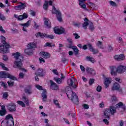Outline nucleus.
<instances>
[{
    "label": "nucleus",
    "mask_w": 126,
    "mask_h": 126,
    "mask_svg": "<svg viewBox=\"0 0 126 126\" xmlns=\"http://www.w3.org/2000/svg\"><path fill=\"white\" fill-rule=\"evenodd\" d=\"M126 59L124 54L116 55L114 56L115 61H124Z\"/></svg>",
    "instance_id": "obj_17"
},
{
    "label": "nucleus",
    "mask_w": 126,
    "mask_h": 126,
    "mask_svg": "<svg viewBox=\"0 0 126 126\" xmlns=\"http://www.w3.org/2000/svg\"><path fill=\"white\" fill-rule=\"evenodd\" d=\"M117 69V68H116V66H110V70L111 75H117V71H116V70Z\"/></svg>",
    "instance_id": "obj_21"
},
{
    "label": "nucleus",
    "mask_w": 126,
    "mask_h": 126,
    "mask_svg": "<svg viewBox=\"0 0 126 126\" xmlns=\"http://www.w3.org/2000/svg\"><path fill=\"white\" fill-rule=\"evenodd\" d=\"M52 13L53 14H56V15H57V17L59 21L61 22L63 21L61 11H60V10H57L56 9V7L55 6H53Z\"/></svg>",
    "instance_id": "obj_6"
},
{
    "label": "nucleus",
    "mask_w": 126,
    "mask_h": 126,
    "mask_svg": "<svg viewBox=\"0 0 126 126\" xmlns=\"http://www.w3.org/2000/svg\"><path fill=\"white\" fill-rule=\"evenodd\" d=\"M54 103L56 105L57 108H59V109L61 108V105H60V103H59V101L57 100H54Z\"/></svg>",
    "instance_id": "obj_46"
},
{
    "label": "nucleus",
    "mask_w": 126,
    "mask_h": 126,
    "mask_svg": "<svg viewBox=\"0 0 126 126\" xmlns=\"http://www.w3.org/2000/svg\"><path fill=\"white\" fill-rule=\"evenodd\" d=\"M7 108L9 112H15L16 111V105L15 103L11 102L7 105Z\"/></svg>",
    "instance_id": "obj_10"
},
{
    "label": "nucleus",
    "mask_w": 126,
    "mask_h": 126,
    "mask_svg": "<svg viewBox=\"0 0 126 126\" xmlns=\"http://www.w3.org/2000/svg\"><path fill=\"white\" fill-rule=\"evenodd\" d=\"M66 95L68 98L71 100L74 104H76V105L78 104V97H77L75 93L71 91L70 88H69L66 93Z\"/></svg>",
    "instance_id": "obj_3"
},
{
    "label": "nucleus",
    "mask_w": 126,
    "mask_h": 126,
    "mask_svg": "<svg viewBox=\"0 0 126 126\" xmlns=\"http://www.w3.org/2000/svg\"><path fill=\"white\" fill-rule=\"evenodd\" d=\"M107 50L108 52H111V51H113V47L110 45H108L107 47Z\"/></svg>",
    "instance_id": "obj_51"
},
{
    "label": "nucleus",
    "mask_w": 126,
    "mask_h": 126,
    "mask_svg": "<svg viewBox=\"0 0 126 126\" xmlns=\"http://www.w3.org/2000/svg\"><path fill=\"white\" fill-rule=\"evenodd\" d=\"M73 36L75 37V39H79L80 38V36L78 35V34L75 33L73 34Z\"/></svg>",
    "instance_id": "obj_56"
},
{
    "label": "nucleus",
    "mask_w": 126,
    "mask_h": 126,
    "mask_svg": "<svg viewBox=\"0 0 126 126\" xmlns=\"http://www.w3.org/2000/svg\"><path fill=\"white\" fill-rule=\"evenodd\" d=\"M120 88V84H119V83L117 82H115L114 83L112 89V90L115 91V90H119Z\"/></svg>",
    "instance_id": "obj_31"
},
{
    "label": "nucleus",
    "mask_w": 126,
    "mask_h": 126,
    "mask_svg": "<svg viewBox=\"0 0 126 126\" xmlns=\"http://www.w3.org/2000/svg\"><path fill=\"white\" fill-rule=\"evenodd\" d=\"M50 82V88L52 90H59V86L54 82L53 81L51 80Z\"/></svg>",
    "instance_id": "obj_18"
},
{
    "label": "nucleus",
    "mask_w": 126,
    "mask_h": 126,
    "mask_svg": "<svg viewBox=\"0 0 126 126\" xmlns=\"http://www.w3.org/2000/svg\"><path fill=\"white\" fill-rule=\"evenodd\" d=\"M116 107L114 106H111L110 109H106L104 112L105 118L109 119L111 115H114L116 113Z\"/></svg>",
    "instance_id": "obj_5"
},
{
    "label": "nucleus",
    "mask_w": 126,
    "mask_h": 126,
    "mask_svg": "<svg viewBox=\"0 0 126 126\" xmlns=\"http://www.w3.org/2000/svg\"><path fill=\"white\" fill-rule=\"evenodd\" d=\"M0 77L1 78H10V79H16V78L5 71L0 72Z\"/></svg>",
    "instance_id": "obj_7"
},
{
    "label": "nucleus",
    "mask_w": 126,
    "mask_h": 126,
    "mask_svg": "<svg viewBox=\"0 0 126 126\" xmlns=\"http://www.w3.org/2000/svg\"><path fill=\"white\" fill-rule=\"evenodd\" d=\"M68 48L72 49L73 51L75 52V55H77V54H78L79 50L76 46H72L70 45L69 46Z\"/></svg>",
    "instance_id": "obj_33"
},
{
    "label": "nucleus",
    "mask_w": 126,
    "mask_h": 126,
    "mask_svg": "<svg viewBox=\"0 0 126 126\" xmlns=\"http://www.w3.org/2000/svg\"><path fill=\"white\" fill-rule=\"evenodd\" d=\"M0 66L2 67V69L4 70H8L7 67H5V66H4V64L2 62H0Z\"/></svg>",
    "instance_id": "obj_43"
},
{
    "label": "nucleus",
    "mask_w": 126,
    "mask_h": 126,
    "mask_svg": "<svg viewBox=\"0 0 126 126\" xmlns=\"http://www.w3.org/2000/svg\"><path fill=\"white\" fill-rule=\"evenodd\" d=\"M39 55L40 57L44 58V59H49L51 57L50 53L45 51L41 52Z\"/></svg>",
    "instance_id": "obj_19"
},
{
    "label": "nucleus",
    "mask_w": 126,
    "mask_h": 126,
    "mask_svg": "<svg viewBox=\"0 0 126 126\" xmlns=\"http://www.w3.org/2000/svg\"><path fill=\"white\" fill-rule=\"evenodd\" d=\"M19 78L22 79L24 78V73H22V72H20L19 74Z\"/></svg>",
    "instance_id": "obj_52"
},
{
    "label": "nucleus",
    "mask_w": 126,
    "mask_h": 126,
    "mask_svg": "<svg viewBox=\"0 0 126 126\" xmlns=\"http://www.w3.org/2000/svg\"><path fill=\"white\" fill-rule=\"evenodd\" d=\"M22 65H23V64L22 63V62L21 61L17 62H14V65L13 66L15 67V68H19V69H21L22 71H24V72H27V70H26L24 68H22Z\"/></svg>",
    "instance_id": "obj_8"
},
{
    "label": "nucleus",
    "mask_w": 126,
    "mask_h": 126,
    "mask_svg": "<svg viewBox=\"0 0 126 126\" xmlns=\"http://www.w3.org/2000/svg\"><path fill=\"white\" fill-rule=\"evenodd\" d=\"M27 17H28V15H27V14L25 13L23 15L19 16L18 20H19V21H21V20H23V19H26Z\"/></svg>",
    "instance_id": "obj_28"
},
{
    "label": "nucleus",
    "mask_w": 126,
    "mask_h": 126,
    "mask_svg": "<svg viewBox=\"0 0 126 126\" xmlns=\"http://www.w3.org/2000/svg\"><path fill=\"white\" fill-rule=\"evenodd\" d=\"M53 2H54V0H50V1L45 0L43 5L44 9H45V10H47V9H48V7H49V5H52V4H53Z\"/></svg>",
    "instance_id": "obj_15"
},
{
    "label": "nucleus",
    "mask_w": 126,
    "mask_h": 126,
    "mask_svg": "<svg viewBox=\"0 0 126 126\" xmlns=\"http://www.w3.org/2000/svg\"><path fill=\"white\" fill-rule=\"evenodd\" d=\"M0 84L1 85V86H3L4 88H6V87H7V84L3 82H0Z\"/></svg>",
    "instance_id": "obj_48"
},
{
    "label": "nucleus",
    "mask_w": 126,
    "mask_h": 126,
    "mask_svg": "<svg viewBox=\"0 0 126 126\" xmlns=\"http://www.w3.org/2000/svg\"><path fill=\"white\" fill-rule=\"evenodd\" d=\"M39 61L40 63H45V60H44L42 58H41V57L39 58Z\"/></svg>",
    "instance_id": "obj_57"
},
{
    "label": "nucleus",
    "mask_w": 126,
    "mask_h": 126,
    "mask_svg": "<svg viewBox=\"0 0 126 126\" xmlns=\"http://www.w3.org/2000/svg\"><path fill=\"white\" fill-rule=\"evenodd\" d=\"M41 96L42 97V100L43 102H46L47 101V91H43L41 94Z\"/></svg>",
    "instance_id": "obj_32"
},
{
    "label": "nucleus",
    "mask_w": 126,
    "mask_h": 126,
    "mask_svg": "<svg viewBox=\"0 0 126 126\" xmlns=\"http://www.w3.org/2000/svg\"><path fill=\"white\" fill-rule=\"evenodd\" d=\"M96 91L97 92H101L102 91V87L101 86H98L96 88Z\"/></svg>",
    "instance_id": "obj_50"
},
{
    "label": "nucleus",
    "mask_w": 126,
    "mask_h": 126,
    "mask_svg": "<svg viewBox=\"0 0 126 126\" xmlns=\"http://www.w3.org/2000/svg\"><path fill=\"white\" fill-rule=\"evenodd\" d=\"M87 4L88 6H89V7H91V8H92V9H95L96 7V5L91 2H88Z\"/></svg>",
    "instance_id": "obj_38"
},
{
    "label": "nucleus",
    "mask_w": 126,
    "mask_h": 126,
    "mask_svg": "<svg viewBox=\"0 0 126 126\" xmlns=\"http://www.w3.org/2000/svg\"><path fill=\"white\" fill-rule=\"evenodd\" d=\"M12 56H13L15 60V62H21L22 63L23 61V57L20 55V53L16 52L15 53L12 54Z\"/></svg>",
    "instance_id": "obj_9"
},
{
    "label": "nucleus",
    "mask_w": 126,
    "mask_h": 126,
    "mask_svg": "<svg viewBox=\"0 0 126 126\" xmlns=\"http://www.w3.org/2000/svg\"><path fill=\"white\" fill-rule=\"evenodd\" d=\"M36 88L38 89V90H43V87L42 86L39 85H35Z\"/></svg>",
    "instance_id": "obj_53"
},
{
    "label": "nucleus",
    "mask_w": 126,
    "mask_h": 126,
    "mask_svg": "<svg viewBox=\"0 0 126 126\" xmlns=\"http://www.w3.org/2000/svg\"><path fill=\"white\" fill-rule=\"evenodd\" d=\"M54 80L58 84H62V83H63V81L62 80V79L60 78H54Z\"/></svg>",
    "instance_id": "obj_40"
},
{
    "label": "nucleus",
    "mask_w": 126,
    "mask_h": 126,
    "mask_svg": "<svg viewBox=\"0 0 126 126\" xmlns=\"http://www.w3.org/2000/svg\"><path fill=\"white\" fill-rule=\"evenodd\" d=\"M31 88V86H28L27 88L25 89V92L26 94H28V95H31V94L32 93Z\"/></svg>",
    "instance_id": "obj_24"
},
{
    "label": "nucleus",
    "mask_w": 126,
    "mask_h": 126,
    "mask_svg": "<svg viewBox=\"0 0 126 126\" xmlns=\"http://www.w3.org/2000/svg\"><path fill=\"white\" fill-rule=\"evenodd\" d=\"M74 26H76V27H79L81 24L79 22L75 23L73 24Z\"/></svg>",
    "instance_id": "obj_54"
},
{
    "label": "nucleus",
    "mask_w": 126,
    "mask_h": 126,
    "mask_svg": "<svg viewBox=\"0 0 126 126\" xmlns=\"http://www.w3.org/2000/svg\"><path fill=\"white\" fill-rule=\"evenodd\" d=\"M86 69L87 71L91 73V74H92L93 75H95V70H94L93 69L88 67V68H86Z\"/></svg>",
    "instance_id": "obj_36"
},
{
    "label": "nucleus",
    "mask_w": 126,
    "mask_h": 126,
    "mask_svg": "<svg viewBox=\"0 0 126 126\" xmlns=\"http://www.w3.org/2000/svg\"><path fill=\"white\" fill-rule=\"evenodd\" d=\"M117 101H118V99H117V97L115 95H113L111 96V103H112V104L116 103Z\"/></svg>",
    "instance_id": "obj_39"
},
{
    "label": "nucleus",
    "mask_w": 126,
    "mask_h": 126,
    "mask_svg": "<svg viewBox=\"0 0 126 126\" xmlns=\"http://www.w3.org/2000/svg\"><path fill=\"white\" fill-rule=\"evenodd\" d=\"M88 47L90 49V51L92 52L93 53L94 55H95L96 54H98V50H96L94 49L93 48V47H92V45H91V44H88Z\"/></svg>",
    "instance_id": "obj_29"
},
{
    "label": "nucleus",
    "mask_w": 126,
    "mask_h": 126,
    "mask_svg": "<svg viewBox=\"0 0 126 126\" xmlns=\"http://www.w3.org/2000/svg\"><path fill=\"white\" fill-rule=\"evenodd\" d=\"M123 107H124V103H123L122 102H120L116 104V109H119V108H122Z\"/></svg>",
    "instance_id": "obj_41"
},
{
    "label": "nucleus",
    "mask_w": 126,
    "mask_h": 126,
    "mask_svg": "<svg viewBox=\"0 0 126 126\" xmlns=\"http://www.w3.org/2000/svg\"><path fill=\"white\" fill-rule=\"evenodd\" d=\"M17 103L22 107H25V103L23 101L18 100L17 101Z\"/></svg>",
    "instance_id": "obj_47"
},
{
    "label": "nucleus",
    "mask_w": 126,
    "mask_h": 126,
    "mask_svg": "<svg viewBox=\"0 0 126 126\" xmlns=\"http://www.w3.org/2000/svg\"><path fill=\"white\" fill-rule=\"evenodd\" d=\"M0 40L1 41V43L3 44L2 46L0 45V53L2 54H5L6 53H8L9 52V48H10V46L8 43L5 42V38L1 35L0 36Z\"/></svg>",
    "instance_id": "obj_1"
},
{
    "label": "nucleus",
    "mask_w": 126,
    "mask_h": 126,
    "mask_svg": "<svg viewBox=\"0 0 126 126\" xmlns=\"http://www.w3.org/2000/svg\"><path fill=\"white\" fill-rule=\"evenodd\" d=\"M21 100L25 103L27 106H29V99L26 96L23 95L21 98Z\"/></svg>",
    "instance_id": "obj_26"
},
{
    "label": "nucleus",
    "mask_w": 126,
    "mask_h": 126,
    "mask_svg": "<svg viewBox=\"0 0 126 126\" xmlns=\"http://www.w3.org/2000/svg\"><path fill=\"white\" fill-rule=\"evenodd\" d=\"M0 31L1 33H5V31L3 30L1 26H0Z\"/></svg>",
    "instance_id": "obj_63"
},
{
    "label": "nucleus",
    "mask_w": 126,
    "mask_h": 126,
    "mask_svg": "<svg viewBox=\"0 0 126 126\" xmlns=\"http://www.w3.org/2000/svg\"><path fill=\"white\" fill-rule=\"evenodd\" d=\"M26 7V5L24 3H21V4L14 7L15 9L17 10H21V9H24Z\"/></svg>",
    "instance_id": "obj_22"
},
{
    "label": "nucleus",
    "mask_w": 126,
    "mask_h": 126,
    "mask_svg": "<svg viewBox=\"0 0 126 126\" xmlns=\"http://www.w3.org/2000/svg\"><path fill=\"white\" fill-rule=\"evenodd\" d=\"M85 0H79V5L80 6L81 8L88 11V9L86 8V4L84 3Z\"/></svg>",
    "instance_id": "obj_14"
},
{
    "label": "nucleus",
    "mask_w": 126,
    "mask_h": 126,
    "mask_svg": "<svg viewBox=\"0 0 126 126\" xmlns=\"http://www.w3.org/2000/svg\"><path fill=\"white\" fill-rule=\"evenodd\" d=\"M54 31L55 34L61 35V34H63V33H64V29L63 28H59L57 27L54 28Z\"/></svg>",
    "instance_id": "obj_12"
},
{
    "label": "nucleus",
    "mask_w": 126,
    "mask_h": 126,
    "mask_svg": "<svg viewBox=\"0 0 126 126\" xmlns=\"http://www.w3.org/2000/svg\"><path fill=\"white\" fill-rule=\"evenodd\" d=\"M34 48H36V43L34 42L30 43L27 46V48L24 50V52L27 55L29 56L33 55Z\"/></svg>",
    "instance_id": "obj_4"
},
{
    "label": "nucleus",
    "mask_w": 126,
    "mask_h": 126,
    "mask_svg": "<svg viewBox=\"0 0 126 126\" xmlns=\"http://www.w3.org/2000/svg\"><path fill=\"white\" fill-rule=\"evenodd\" d=\"M0 19L1 20H5V17H4L2 14H0Z\"/></svg>",
    "instance_id": "obj_60"
},
{
    "label": "nucleus",
    "mask_w": 126,
    "mask_h": 126,
    "mask_svg": "<svg viewBox=\"0 0 126 126\" xmlns=\"http://www.w3.org/2000/svg\"><path fill=\"white\" fill-rule=\"evenodd\" d=\"M84 23L83 24V28H84V29H86L87 28V26H88L89 24V21L88 20V19L86 18L84 19Z\"/></svg>",
    "instance_id": "obj_30"
},
{
    "label": "nucleus",
    "mask_w": 126,
    "mask_h": 126,
    "mask_svg": "<svg viewBox=\"0 0 126 126\" xmlns=\"http://www.w3.org/2000/svg\"><path fill=\"white\" fill-rule=\"evenodd\" d=\"M33 27H34V28H35L36 29H37V28H39V26L38 25H37V23H36L35 22H34Z\"/></svg>",
    "instance_id": "obj_62"
},
{
    "label": "nucleus",
    "mask_w": 126,
    "mask_h": 126,
    "mask_svg": "<svg viewBox=\"0 0 126 126\" xmlns=\"http://www.w3.org/2000/svg\"><path fill=\"white\" fill-rule=\"evenodd\" d=\"M36 37L37 38L39 37V38H45V37H46L47 35H46V34L45 33H41V32H38L37 33L35 34Z\"/></svg>",
    "instance_id": "obj_37"
},
{
    "label": "nucleus",
    "mask_w": 126,
    "mask_h": 126,
    "mask_svg": "<svg viewBox=\"0 0 126 126\" xmlns=\"http://www.w3.org/2000/svg\"><path fill=\"white\" fill-rule=\"evenodd\" d=\"M16 80V79H14V80ZM13 80H14L13 79H11V80L8 81L7 82L8 85L9 86L11 87V86H12L13 85V84H14Z\"/></svg>",
    "instance_id": "obj_44"
},
{
    "label": "nucleus",
    "mask_w": 126,
    "mask_h": 126,
    "mask_svg": "<svg viewBox=\"0 0 126 126\" xmlns=\"http://www.w3.org/2000/svg\"><path fill=\"white\" fill-rule=\"evenodd\" d=\"M52 72H53V73H54L56 75H59V73L58 72V70L57 69L52 70Z\"/></svg>",
    "instance_id": "obj_59"
},
{
    "label": "nucleus",
    "mask_w": 126,
    "mask_h": 126,
    "mask_svg": "<svg viewBox=\"0 0 126 126\" xmlns=\"http://www.w3.org/2000/svg\"><path fill=\"white\" fill-rule=\"evenodd\" d=\"M14 125L13 117L10 114L6 115L5 119L1 123V126H13Z\"/></svg>",
    "instance_id": "obj_2"
},
{
    "label": "nucleus",
    "mask_w": 126,
    "mask_h": 126,
    "mask_svg": "<svg viewBox=\"0 0 126 126\" xmlns=\"http://www.w3.org/2000/svg\"><path fill=\"white\" fill-rule=\"evenodd\" d=\"M44 24L46 26L47 28H51V21L49 19L44 18Z\"/></svg>",
    "instance_id": "obj_23"
},
{
    "label": "nucleus",
    "mask_w": 126,
    "mask_h": 126,
    "mask_svg": "<svg viewBox=\"0 0 126 126\" xmlns=\"http://www.w3.org/2000/svg\"><path fill=\"white\" fill-rule=\"evenodd\" d=\"M31 20H29L26 23L20 24V25L23 27L22 30L25 32H27V28L30 26Z\"/></svg>",
    "instance_id": "obj_11"
},
{
    "label": "nucleus",
    "mask_w": 126,
    "mask_h": 126,
    "mask_svg": "<svg viewBox=\"0 0 126 126\" xmlns=\"http://www.w3.org/2000/svg\"><path fill=\"white\" fill-rule=\"evenodd\" d=\"M55 46H56L55 44L47 42L45 44V47H55Z\"/></svg>",
    "instance_id": "obj_42"
},
{
    "label": "nucleus",
    "mask_w": 126,
    "mask_h": 126,
    "mask_svg": "<svg viewBox=\"0 0 126 126\" xmlns=\"http://www.w3.org/2000/svg\"><path fill=\"white\" fill-rule=\"evenodd\" d=\"M111 78H106L104 80V85L106 88H108V87L109 86L110 83L111 82Z\"/></svg>",
    "instance_id": "obj_27"
},
{
    "label": "nucleus",
    "mask_w": 126,
    "mask_h": 126,
    "mask_svg": "<svg viewBox=\"0 0 126 126\" xmlns=\"http://www.w3.org/2000/svg\"><path fill=\"white\" fill-rule=\"evenodd\" d=\"M90 30H94V26H93V23H91L90 25Z\"/></svg>",
    "instance_id": "obj_58"
},
{
    "label": "nucleus",
    "mask_w": 126,
    "mask_h": 126,
    "mask_svg": "<svg viewBox=\"0 0 126 126\" xmlns=\"http://www.w3.org/2000/svg\"><path fill=\"white\" fill-rule=\"evenodd\" d=\"M96 45L97 46V47H98V48H100V49H105V47L103 45V43H102V42L100 41H98L97 42H96Z\"/></svg>",
    "instance_id": "obj_34"
},
{
    "label": "nucleus",
    "mask_w": 126,
    "mask_h": 126,
    "mask_svg": "<svg viewBox=\"0 0 126 126\" xmlns=\"http://www.w3.org/2000/svg\"><path fill=\"white\" fill-rule=\"evenodd\" d=\"M80 68L81 71H82V72H84L85 71V67H84L83 66V65H81L80 66Z\"/></svg>",
    "instance_id": "obj_55"
},
{
    "label": "nucleus",
    "mask_w": 126,
    "mask_h": 126,
    "mask_svg": "<svg viewBox=\"0 0 126 126\" xmlns=\"http://www.w3.org/2000/svg\"><path fill=\"white\" fill-rule=\"evenodd\" d=\"M86 60L88 62H91V63H96V60L94 58L90 56H87L86 57Z\"/></svg>",
    "instance_id": "obj_35"
},
{
    "label": "nucleus",
    "mask_w": 126,
    "mask_h": 126,
    "mask_svg": "<svg viewBox=\"0 0 126 126\" xmlns=\"http://www.w3.org/2000/svg\"><path fill=\"white\" fill-rule=\"evenodd\" d=\"M117 71L118 73H124V72L126 71V66L124 65L119 66L117 68Z\"/></svg>",
    "instance_id": "obj_16"
},
{
    "label": "nucleus",
    "mask_w": 126,
    "mask_h": 126,
    "mask_svg": "<svg viewBox=\"0 0 126 126\" xmlns=\"http://www.w3.org/2000/svg\"><path fill=\"white\" fill-rule=\"evenodd\" d=\"M6 114V109L5 106L2 105L1 106V110H0V116H4Z\"/></svg>",
    "instance_id": "obj_25"
},
{
    "label": "nucleus",
    "mask_w": 126,
    "mask_h": 126,
    "mask_svg": "<svg viewBox=\"0 0 126 126\" xmlns=\"http://www.w3.org/2000/svg\"><path fill=\"white\" fill-rule=\"evenodd\" d=\"M109 3L110 5H111V6H113V7L118 6V5H117V3H116V2H114L112 0L109 1Z\"/></svg>",
    "instance_id": "obj_45"
},
{
    "label": "nucleus",
    "mask_w": 126,
    "mask_h": 126,
    "mask_svg": "<svg viewBox=\"0 0 126 126\" xmlns=\"http://www.w3.org/2000/svg\"><path fill=\"white\" fill-rule=\"evenodd\" d=\"M67 83L69 86H71L72 88H76L77 86L76 85H74V78L73 77L71 78L70 79H68Z\"/></svg>",
    "instance_id": "obj_13"
},
{
    "label": "nucleus",
    "mask_w": 126,
    "mask_h": 126,
    "mask_svg": "<svg viewBox=\"0 0 126 126\" xmlns=\"http://www.w3.org/2000/svg\"><path fill=\"white\" fill-rule=\"evenodd\" d=\"M3 98H7L8 97V93H4L3 95Z\"/></svg>",
    "instance_id": "obj_61"
},
{
    "label": "nucleus",
    "mask_w": 126,
    "mask_h": 126,
    "mask_svg": "<svg viewBox=\"0 0 126 126\" xmlns=\"http://www.w3.org/2000/svg\"><path fill=\"white\" fill-rule=\"evenodd\" d=\"M67 40L69 44H70V45L72 44V39H71V38H68Z\"/></svg>",
    "instance_id": "obj_64"
},
{
    "label": "nucleus",
    "mask_w": 126,
    "mask_h": 126,
    "mask_svg": "<svg viewBox=\"0 0 126 126\" xmlns=\"http://www.w3.org/2000/svg\"><path fill=\"white\" fill-rule=\"evenodd\" d=\"M46 36H45V38H49V39H54L55 38V35H53L52 34L50 35H47L46 34Z\"/></svg>",
    "instance_id": "obj_49"
},
{
    "label": "nucleus",
    "mask_w": 126,
    "mask_h": 126,
    "mask_svg": "<svg viewBox=\"0 0 126 126\" xmlns=\"http://www.w3.org/2000/svg\"><path fill=\"white\" fill-rule=\"evenodd\" d=\"M35 75H38V76H44V75H45L44 69L42 68H38L35 72Z\"/></svg>",
    "instance_id": "obj_20"
}]
</instances>
